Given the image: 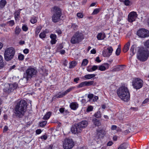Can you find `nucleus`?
<instances>
[{
	"instance_id": "nucleus-1",
	"label": "nucleus",
	"mask_w": 149,
	"mask_h": 149,
	"mask_svg": "<svg viewBox=\"0 0 149 149\" xmlns=\"http://www.w3.org/2000/svg\"><path fill=\"white\" fill-rule=\"evenodd\" d=\"M117 93L119 98L122 100L127 102L129 100L130 93L127 87L123 86L120 87L117 90Z\"/></svg>"
},
{
	"instance_id": "nucleus-4",
	"label": "nucleus",
	"mask_w": 149,
	"mask_h": 149,
	"mask_svg": "<svg viewBox=\"0 0 149 149\" xmlns=\"http://www.w3.org/2000/svg\"><path fill=\"white\" fill-rule=\"evenodd\" d=\"M88 124L87 121L86 120H83L73 126L71 129V132L74 134L80 132L83 128L87 127Z\"/></svg>"
},
{
	"instance_id": "nucleus-26",
	"label": "nucleus",
	"mask_w": 149,
	"mask_h": 149,
	"mask_svg": "<svg viewBox=\"0 0 149 149\" xmlns=\"http://www.w3.org/2000/svg\"><path fill=\"white\" fill-rule=\"evenodd\" d=\"M95 76V75L94 74H88L85 75L84 77L87 79H89L94 77Z\"/></svg>"
},
{
	"instance_id": "nucleus-2",
	"label": "nucleus",
	"mask_w": 149,
	"mask_h": 149,
	"mask_svg": "<svg viewBox=\"0 0 149 149\" xmlns=\"http://www.w3.org/2000/svg\"><path fill=\"white\" fill-rule=\"evenodd\" d=\"M27 103L24 100H21L16 106L15 113L16 116L21 118L24 116L27 107Z\"/></svg>"
},
{
	"instance_id": "nucleus-50",
	"label": "nucleus",
	"mask_w": 149,
	"mask_h": 149,
	"mask_svg": "<svg viewBox=\"0 0 149 149\" xmlns=\"http://www.w3.org/2000/svg\"><path fill=\"white\" fill-rule=\"evenodd\" d=\"M92 69L93 70V71H95L98 68V66L97 65H93L92 67Z\"/></svg>"
},
{
	"instance_id": "nucleus-48",
	"label": "nucleus",
	"mask_w": 149,
	"mask_h": 149,
	"mask_svg": "<svg viewBox=\"0 0 149 149\" xmlns=\"http://www.w3.org/2000/svg\"><path fill=\"white\" fill-rule=\"evenodd\" d=\"M28 27L26 25H24L22 26V29L23 31H26L28 30Z\"/></svg>"
},
{
	"instance_id": "nucleus-27",
	"label": "nucleus",
	"mask_w": 149,
	"mask_h": 149,
	"mask_svg": "<svg viewBox=\"0 0 149 149\" xmlns=\"http://www.w3.org/2000/svg\"><path fill=\"white\" fill-rule=\"evenodd\" d=\"M93 122L94 124L96 126H99L101 125V123L100 121L96 119H93Z\"/></svg>"
},
{
	"instance_id": "nucleus-44",
	"label": "nucleus",
	"mask_w": 149,
	"mask_h": 149,
	"mask_svg": "<svg viewBox=\"0 0 149 149\" xmlns=\"http://www.w3.org/2000/svg\"><path fill=\"white\" fill-rule=\"evenodd\" d=\"M50 38L51 39H55L56 38V36L55 34H52L50 36Z\"/></svg>"
},
{
	"instance_id": "nucleus-55",
	"label": "nucleus",
	"mask_w": 149,
	"mask_h": 149,
	"mask_svg": "<svg viewBox=\"0 0 149 149\" xmlns=\"http://www.w3.org/2000/svg\"><path fill=\"white\" fill-rule=\"evenodd\" d=\"M56 40L55 39H52L50 41V42L53 45L56 43Z\"/></svg>"
},
{
	"instance_id": "nucleus-18",
	"label": "nucleus",
	"mask_w": 149,
	"mask_h": 149,
	"mask_svg": "<svg viewBox=\"0 0 149 149\" xmlns=\"http://www.w3.org/2000/svg\"><path fill=\"white\" fill-rule=\"evenodd\" d=\"M139 48L137 47V46L135 45H132L130 49V51L131 52L130 54L132 56L134 55L136 53V50H137L138 51V49Z\"/></svg>"
},
{
	"instance_id": "nucleus-24",
	"label": "nucleus",
	"mask_w": 149,
	"mask_h": 149,
	"mask_svg": "<svg viewBox=\"0 0 149 149\" xmlns=\"http://www.w3.org/2000/svg\"><path fill=\"white\" fill-rule=\"evenodd\" d=\"M5 64L3 62V56L0 55V69L4 67Z\"/></svg>"
},
{
	"instance_id": "nucleus-8",
	"label": "nucleus",
	"mask_w": 149,
	"mask_h": 149,
	"mask_svg": "<svg viewBox=\"0 0 149 149\" xmlns=\"http://www.w3.org/2000/svg\"><path fill=\"white\" fill-rule=\"evenodd\" d=\"M143 80L139 78L134 79L132 82V85L133 87L136 90L141 88L143 86Z\"/></svg>"
},
{
	"instance_id": "nucleus-3",
	"label": "nucleus",
	"mask_w": 149,
	"mask_h": 149,
	"mask_svg": "<svg viewBox=\"0 0 149 149\" xmlns=\"http://www.w3.org/2000/svg\"><path fill=\"white\" fill-rule=\"evenodd\" d=\"M149 56V51L143 47L138 49L137 58L141 61H145L147 60Z\"/></svg>"
},
{
	"instance_id": "nucleus-30",
	"label": "nucleus",
	"mask_w": 149,
	"mask_h": 149,
	"mask_svg": "<svg viewBox=\"0 0 149 149\" xmlns=\"http://www.w3.org/2000/svg\"><path fill=\"white\" fill-rule=\"evenodd\" d=\"M21 31V29L19 28V27L18 26H16L15 30V34L17 35H18L20 33Z\"/></svg>"
},
{
	"instance_id": "nucleus-11",
	"label": "nucleus",
	"mask_w": 149,
	"mask_h": 149,
	"mask_svg": "<svg viewBox=\"0 0 149 149\" xmlns=\"http://www.w3.org/2000/svg\"><path fill=\"white\" fill-rule=\"evenodd\" d=\"M17 86V84L16 83L13 84H5L3 90L5 92L9 93L16 89Z\"/></svg>"
},
{
	"instance_id": "nucleus-7",
	"label": "nucleus",
	"mask_w": 149,
	"mask_h": 149,
	"mask_svg": "<svg viewBox=\"0 0 149 149\" xmlns=\"http://www.w3.org/2000/svg\"><path fill=\"white\" fill-rule=\"evenodd\" d=\"M74 145V142L72 139L66 138L63 141V146L64 149H71Z\"/></svg>"
},
{
	"instance_id": "nucleus-45",
	"label": "nucleus",
	"mask_w": 149,
	"mask_h": 149,
	"mask_svg": "<svg viewBox=\"0 0 149 149\" xmlns=\"http://www.w3.org/2000/svg\"><path fill=\"white\" fill-rule=\"evenodd\" d=\"M124 3L127 6H129L130 4V2L129 0H125Z\"/></svg>"
},
{
	"instance_id": "nucleus-42",
	"label": "nucleus",
	"mask_w": 149,
	"mask_h": 149,
	"mask_svg": "<svg viewBox=\"0 0 149 149\" xmlns=\"http://www.w3.org/2000/svg\"><path fill=\"white\" fill-rule=\"evenodd\" d=\"M93 109V107L92 106L90 105L88 107L86 111L87 112H88L92 111Z\"/></svg>"
},
{
	"instance_id": "nucleus-16",
	"label": "nucleus",
	"mask_w": 149,
	"mask_h": 149,
	"mask_svg": "<svg viewBox=\"0 0 149 149\" xmlns=\"http://www.w3.org/2000/svg\"><path fill=\"white\" fill-rule=\"evenodd\" d=\"M106 134V131L102 129H101L98 130L97 135L98 137V139H100L103 138Z\"/></svg>"
},
{
	"instance_id": "nucleus-56",
	"label": "nucleus",
	"mask_w": 149,
	"mask_h": 149,
	"mask_svg": "<svg viewBox=\"0 0 149 149\" xmlns=\"http://www.w3.org/2000/svg\"><path fill=\"white\" fill-rule=\"evenodd\" d=\"M29 50L27 49H26L23 50L24 53L25 54H27L29 53Z\"/></svg>"
},
{
	"instance_id": "nucleus-49",
	"label": "nucleus",
	"mask_w": 149,
	"mask_h": 149,
	"mask_svg": "<svg viewBox=\"0 0 149 149\" xmlns=\"http://www.w3.org/2000/svg\"><path fill=\"white\" fill-rule=\"evenodd\" d=\"M77 16L80 18H82L83 17V15L82 13H78L77 14Z\"/></svg>"
},
{
	"instance_id": "nucleus-47",
	"label": "nucleus",
	"mask_w": 149,
	"mask_h": 149,
	"mask_svg": "<svg viewBox=\"0 0 149 149\" xmlns=\"http://www.w3.org/2000/svg\"><path fill=\"white\" fill-rule=\"evenodd\" d=\"M71 27L74 30L77 29L78 26L76 25L75 24L73 23L72 24Z\"/></svg>"
},
{
	"instance_id": "nucleus-58",
	"label": "nucleus",
	"mask_w": 149,
	"mask_h": 149,
	"mask_svg": "<svg viewBox=\"0 0 149 149\" xmlns=\"http://www.w3.org/2000/svg\"><path fill=\"white\" fill-rule=\"evenodd\" d=\"M87 70L88 72H93V70L92 69V68H90L89 67H88L87 68Z\"/></svg>"
},
{
	"instance_id": "nucleus-9",
	"label": "nucleus",
	"mask_w": 149,
	"mask_h": 149,
	"mask_svg": "<svg viewBox=\"0 0 149 149\" xmlns=\"http://www.w3.org/2000/svg\"><path fill=\"white\" fill-rule=\"evenodd\" d=\"M54 9L55 11L52 16V20L54 22H58L60 19L61 12L60 9L58 8L54 7Z\"/></svg>"
},
{
	"instance_id": "nucleus-51",
	"label": "nucleus",
	"mask_w": 149,
	"mask_h": 149,
	"mask_svg": "<svg viewBox=\"0 0 149 149\" xmlns=\"http://www.w3.org/2000/svg\"><path fill=\"white\" fill-rule=\"evenodd\" d=\"M93 94H90L88 95V97L90 99V100H89V101H90V100H91L93 98Z\"/></svg>"
},
{
	"instance_id": "nucleus-36",
	"label": "nucleus",
	"mask_w": 149,
	"mask_h": 149,
	"mask_svg": "<svg viewBox=\"0 0 149 149\" xmlns=\"http://www.w3.org/2000/svg\"><path fill=\"white\" fill-rule=\"evenodd\" d=\"M47 121H43L40 123V126L42 127H44L47 124Z\"/></svg>"
},
{
	"instance_id": "nucleus-21",
	"label": "nucleus",
	"mask_w": 149,
	"mask_h": 149,
	"mask_svg": "<svg viewBox=\"0 0 149 149\" xmlns=\"http://www.w3.org/2000/svg\"><path fill=\"white\" fill-rule=\"evenodd\" d=\"M105 37V35L104 33H100L97 35V38L98 40H101L104 39Z\"/></svg>"
},
{
	"instance_id": "nucleus-38",
	"label": "nucleus",
	"mask_w": 149,
	"mask_h": 149,
	"mask_svg": "<svg viewBox=\"0 0 149 149\" xmlns=\"http://www.w3.org/2000/svg\"><path fill=\"white\" fill-rule=\"evenodd\" d=\"M94 82V81H86L87 86H88L93 85Z\"/></svg>"
},
{
	"instance_id": "nucleus-29",
	"label": "nucleus",
	"mask_w": 149,
	"mask_h": 149,
	"mask_svg": "<svg viewBox=\"0 0 149 149\" xmlns=\"http://www.w3.org/2000/svg\"><path fill=\"white\" fill-rule=\"evenodd\" d=\"M38 18L35 16H33L31 17L30 22L33 24L36 23L37 21Z\"/></svg>"
},
{
	"instance_id": "nucleus-25",
	"label": "nucleus",
	"mask_w": 149,
	"mask_h": 149,
	"mask_svg": "<svg viewBox=\"0 0 149 149\" xmlns=\"http://www.w3.org/2000/svg\"><path fill=\"white\" fill-rule=\"evenodd\" d=\"M6 0H1L0 1V8H4L6 3Z\"/></svg>"
},
{
	"instance_id": "nucleus-20",
	"label": "nucleus",
	"mask_w": 149,
	"mask_h": 149,
	"mask_svg": "<svg viewBox=\"0 0 149 149\" xmlns=\"http://www.w3.org/2000/svg\"><path fill=\"white\" fill-rule=\"evenodd\" d=\"M49 31L47 30H45L43 32H41L39 34V36L41 39L44 38L46 36V34L49 33Z\"/></svg>"
},
{
	"instance_id": "nucleus-62",
	"label": "nucleus",
	"mask_w": 149,
	"mask_h": 149,
	"mask_svg": "<svg viewBox=\"0 0 149 149\" xmlns=\"http://www.w3.org/2000/svg\"><path fill=\"white\" fill-rule=\"evenodd\" d=\"M47 136L46 135H44L41 137V138L42 139H44V140H46L47 139Z\"/></svg>"
},
{
	"instance_id": "nucleus-28",
	"label": "nucleus",
	"mask_w": 149,
	"mask_h": 149,
	"mask_svg": "<svg viewBox=\"0 0 149 149\" xmlns=\"http://www.w3.org/2000/svg\"><path fill=\"white\" fill-rule=\"evenodd\" d=\"M51 113L50 112H47L43 118L44 120H47L48 119L51 115Z\"/></svg>"
},
{
	"instance_id": "nucleus-63",
	"label": "nucleus",
	"mask_w": 149,
	"mask_h": 149,
	"mask_svg": "<svg viewBox=\"0 0 149 149\" xmlns=\"http://www.w3.org/2000/svg\"><path fill=\"white\" fill-rule=\"evenodd\" d=\"M8 129V127L7 126H5V127L4 128V129H3V132H6Z\"/></svg>"
},
{
	"instance_id": "nucleus-32",
	"label": "nucleus",
	"mask_w": 149,
	"mask_h": 149,
	"mask_svg": "<svg viewBox=\"0 0 149 149\" xmlns=\"http://www.w3.org/2000/svg\"><path fill=\"white\" fill-rule=\"evenodd\" d=\"M7 24L9 26H12L15 24V22L13 20H11L10 21H8L7 22Z\"/></svg>"
},
{
	"instance_id": "nucleus-35",
	"label": "nucleus",
	"mask_w": 149,
	"mask_h": 149,
	"mask_svg": "<svg viewBox=\"0 0 149 149\" xmlns=\"http://www.w3.org/2000/svg\"><path fill=\"white\" fill-rule=\"evenodd\" d=\"M88 63V61L87 59H84L81 65L83 66L86 65Z\"/></svg>"
},
{
	"instance_id": "nucleus-64",
	"label": "nucleus",
	"mask_w": 149,
	"mask_h": 149,
	"mask_svg": "<svg viewBox=\"0 0 149 149\" xmlns=\"http://www.w3.org/2000/svg\"><path fill=\"white\" fill-rule=\"evenodd\" d=\"M113 144V142L112 141H109L107 143V146H111Z\"/></svg>"
},
{
	"instance_id": "nucleus-61",
	"label": "nucleus",
	"mask_w": 149,
	"mask_h": 149,
	"mask_svg": "<svg viewBox=\"0 0 149 149\" xmlns=\"http://www.w3.org/2000/svg\"><path fill=\"white\" fill-rule=\"evenodd\" d=\"M91 52L92 54H95L96 53V51L95 49H93L91 51Z\"/></svg>"
},
{
	"instance_id": "nucleus-31",
	"label": "nucleus",
	"mask_w": 149,
	"mask_h": 149,
	"mask_svg": "<svg viewBox=\"0 0 149 149\" xmlns=\"http://www.w3.org/2000/svg\"><path fill=\"white\" fill-rule=\"evenodd\" d=\"M87 86L86 81H84L80 83L77 86L78 88H81Z\"/></svg>"
},
{
	"instance_id": "nucleus-10",
	"label": "nucleus",
	"mask_w": 149,
	"mask_h": 149,
	"mask_svg": "<svg viewBox=\"0 0 149 149\" xmlns=\"http://www.w3.org/2000/svg\"><path fill=\"white\" fill-rule=\"evenodd\" d=\"M37 70L34 68L29 67L26 71L27 79L35 77L37 73Z\"/></svg>"
},
{
	"instance_id": "nucleus-13",
	"label": "nucleus",
	"mask_w": 149,
	"mask_h": 149,
	"mask_svg": "<svg viewBox=\"0 0 149 149\" xmlns=\"http://www.w3.org/2000/svg\"><path fill=\"white\" fill-rule=\"evenodd\" d=\"M113 49L111 47H108L107 49L104 50L102 51V55L104 57H109L112 54Z\"/></svg>"
},
{
	"instance_id": "nucleus-22",
	"label": "nucleus",
	"mask_w": 149,
	"mask_h": 149,
	"mask_svg": "<svg viewBox=\"0 0 149 149\" xmlns=\"http://www.w3.org/2000/svg\"><path fill=\"white\" fill-rule=\"evenodd\" d=\"M130 42H127L125 45L123 49V51L124 52H126L129 49V47L130 46Z\"/></svg>"
},
{
	"instance_id": "nucleus-5",
	"label": "nucleus",
	"mask_w": 149,
	"mask_h": 149,
	"mask_svg": "<svg viewBox=\"0 0 149 149\" xmlns=\"http://www.w3.org/2000/svg\"><path fill=\"white\" fill-rule=\"evenodd\" d=\"M15 51L12 47L7 48L4 53V58L6 61H9L13 58L15 55Z\"/></svg>"
},
{
	"instance_id": "nucleus-17",
	"label": "nucleus",
	"mask_w": 149,
	"mask_h": 149,
	"mask_svg": "<svg viewBox=\"0 0 149 149\" xmlns=\"http://www.w3.org/2000/svg\"><path fill=\"white\" fill-rule=\"evenodd\" d=\"M109 64L107 63L103 64L98 66V69L101 71H104L109 68Z\"/></svg>"
},
{
	"instance_id": "nucleus-43",
	"label": "nucleus",
	"mask_w": 149,
	"mask_h": 149,
	"mask_svg": "<svg viewBox=\"0 0 149 149\" xmlns=\"http://www.w3.org/2000/svg\"><path fill=\"white\" fill-rule=\"evenodd\" d=\"M24 56L23 55L20 54L18 55V58L20 60H23L24 59Z\"/></svg>"
},
{
	"instance_id": "nucleus-19",
	"label": "nucleus",
	"mask_w": 149,
	"mask_h": 149,
	"mask_svg": "<svg viewBox=\"0 0 149 149\" xmlns=\"http://www.w3.org/2000/svg\"><path fill=\"white\" fill-rule=\"evenodd\" d=\"M70 106L71 109L76 110L78 107L79 105L76 102H73L70 103Z\"/></svg>"
},
{
	"instance_id": "nucleus-52",
	"label": "nucleus",
	"mask_w": 149,
	"mask_h": 149,
	"mask_svg": "<svg viewBox=\"0 0 149 149\" xmlns=\"http://www.w3.org/2000/svg\"><path fill=\"white\" fill-rule=\"evenodd\" d=\"M16 67V66L15 65H13L11 66L9 70V71H12L13 69H15V68Z\"/></svg>"
},
{
	"instance_id": "nucleus-37",
	"label": "nucleus",
	"mask_w": 149,
	"mask_h": 149,
	"mask_svg": "<svg viewBox=\"0 0 149 149\" xmlns=\"http://www.w3.org/2000/svg\"><path fill=\"white\" fill-rule=\"evenodd\" d=\"M121 52V49L120 47H118L116 52V54L117 56L119 55Z\"/></svg>"
},
{
	"instance_id": "nucleus-59",
	"label": "nucleus",
	"mask_w": 149,
	"mask_h": 149,
	"mask_svg": "<svg viewBox=\"0 0 149 149\" xmlns=\"http://www.w3.org/2000/svg\"><path fill=\"white\" fill-rule=\"evenodd\" d=\"M56 33H57L58 35H60L61 33V30L59 29H57L56 30Z\"/></svg>"
},
{
	"instance_id": "nucleus-23",
	"label": "nucleus",
	"mask_w": 149,
	"mask_h": 149,
	"mask_svg": "<svg viewBox=\"0 0 149 149\" xmlns=\"http://www.w3.org/2000/svg\"><path fill=\"white\" fill-rule=\"evenodd\" d=\"M128 144L127 143H124L121 144L118 149H126L128 147Z\"/></svg>"
},
{
	"instance_id": "nucleus-57",
	"label": "nucleus",
	"mask_w": 149,
	"mask_h": 149,
	"mask_svg": "<svg viewBox=\"0 0 149 149\" xmlns=\"http://www.w3.org/2000/svg\"><path fill=\"white\" fill-rule=\"evenodd\" d=\"M98 99V97L97 96H95V97H93V98L91 99L92 101L95 102L97 101Z\"/></svg>"
},
{
	"instance_id": "nucleus-53",
	"label": "nucleus",
	"mask_w": 149,
	"mask_h": 149,
	"mask_svg": "<svg viewBox=\"0 0 149 149\" xmlns=\"http://www.w3.org/2000/svg\"><path fill=\"white\" fill-rule=\"evenodd\" d=\"M117 126L115 125H112L111 127V129L112 130H115L116 129Z\"/></svg>"
},
{
	"instance_id": "nucleus-15",
	"label": "nucleus",
	"mask_w": 149,
	"mask_h": 149,
	"mask_svg": "<svg viewBox=\"0 0 149 149\" xmlns=\"http://www.w3.org/2000/svg\"><path fill=\"white\" fill-rule=\"evenodd\" d=\"M75 88L74 87H73L70 88L64 91V92L60 93V94H58L56 95V97L57 98H60L63 97L66 94L73 90Z\"/></svg>"
},
{
	"instance_id": "nucleus-34",
	"label": "nucleus",
	"mask_w": 149,
	"mask_h": 149,
	"mask_svg": "<svg viewBox=\"0 0 149 149\" xmlns=\"http://www.w3.org/2000/svg\"><path fill=\"white\" fill-rule=\"evenodd\" d=\"M76 63L75 61H72L71 62H70V68H74L76 65Z\"/></svg>"
},
{
	"instance_id": "nucleus-46",
	"label": "nucleus",
	"mask_w": 149,
	"mask_h": 149,
	"mask_svg": "<svg viewBox=\"0 0 149 149\" xmlns=\"http://www.w3.org/2000/svg\"><path fill=\"white\" fill-rule=\"evenodd\" d=\"M99 12V10L98 9H95L92 13L93 15H95L97 14Z\"/></svg>"
},
{
	"instance_id": "nucleus-54",
	"label": "nucleus",
	"mask_w": 149,
	"mask_h": 149,
	"mask_svg": "<svg viewBox=\"0 0 149 149\" xmlns=\"http://www.w3.org/2000/svg\"><path fill=\"white\" fill-rule=\"evenodd\" d=\"M36 132L37 134H39L41 133L42 132V131L41 130L39 129L36 130Z\"/></svg>"
},
{
	"instance_id": "nucleus-39",
	"label": "nucleus",
	"mask_w": 149,
	"mask_h": 149,
	"mask_svg": "<svg viewBox=\"0 0 149 149\" xmlns=\"http://www.w3.org/2000/svg\"><path fill=\"white\" fill-rule=\"evenodd\" d=\"M95 117L97 118H99L101 116V114L100 111H98L95 113L94 115Z\"/></svg>"
},
{
	"instance_id": "nucleus-40",
	"label": "nucleus",
	"mask_w": 149,
	"mask_h": 149,
	"mask_svg": "<svg viewBox=\"0 0 149 149\" xmlns=\"http://www.w3.org/2000/svg\"><path fill=\"white\" fill-rule=\"evenodd\" d=\"M41 29V28L40 27H37L36 28V30L35 31V33L36 35H38L40 32V30Z\"/></svg>"
},
{
	"instance_id": "nucleus-41",
	"label": "nucleus",
	"mask_w": 149,
	"mask_h": 149,
	"mask_svg": "<svg viewBox=\"0 0 149 149\" xmlns=\"http://www.w3.org/2000/svg\"><path fill=\"white\" fill-rule=\"evenodd\" d=\"M145 47L149 48V40H147L144 43Z\"/></svg>"
},
{
	"instance_id": "nucleus-6",
	"label": "nucleus",
	"mask_w": 149,
	"mask_h": 149,
	"mask_svg": "<svg viewBox=\"0 0 149 149\" xmlns=\"http://www.w3.org/2000/svg\"><path fill=\"white\" fill-rule=\"evenodd\" d=\"M83 38L82 34L77 32L72 36L70 42L73 44L78 43L82 40Z\"/></svg>"
},
{
	"instance_id": "nucleus-33",
	"label": "nucleus",
	"mask_w": 149,
	"mask_h": 149,
	"mask_svg": "<svg viewBox=\"0 0 149 149\" xmlns=\"http://www.w3.org/2000/svg\"><path fill=\"white\" fill-rule=\"evenodd\" d=\"M19 11H17L15 12V20H17L19 18Z\"/></svg>"
},
{
	"instance_id": "nucleus-12",
	"label": "nucleus",
	"mask_w": 149,
	"mask_h": 149,
	"mask_svg": "<svg viewBox=\"0 0 149 149\" xmlns=\"http://www.w3.org/2000/svg\"><path fill=\"white\" fill-rule=\"evenodd\" d=\"M137 35L141 38L147 37L149 36V31L144 29H141L137 31Z\"/></svg>"
},
{
	"instance_id": "nucleus-14",
	"label": "nucleus",
	"mask_w": 149,
	"mask_h": 149,
	"mask_svg": "<svg viewBox=\"0 0 149 149\" xmlns=\"http://www.w3.org/2000/svg\"><path fill=\"white\" fill-rule=\"evenodd\" d=\"M137 17L136 12L132 11L128 15V21L130 22H132L135 20Z\"/></svg>"
},
{
	"instance_id": "nucleus-60",
	"label": "nucleus",
	"mask_w": 149,
	"mask_h": 149,
	"mask_svg": "<svg viewBox=\"0 0 149 149\" xmlns=\"http://www.w3.org/2000/svg\"><path fill=\"white\" fill-rule=\"evenodd\" d=\"M149 102V99H146L142 103L143 104H145L148 103Z\"/></svg>"
}]
</instances>
